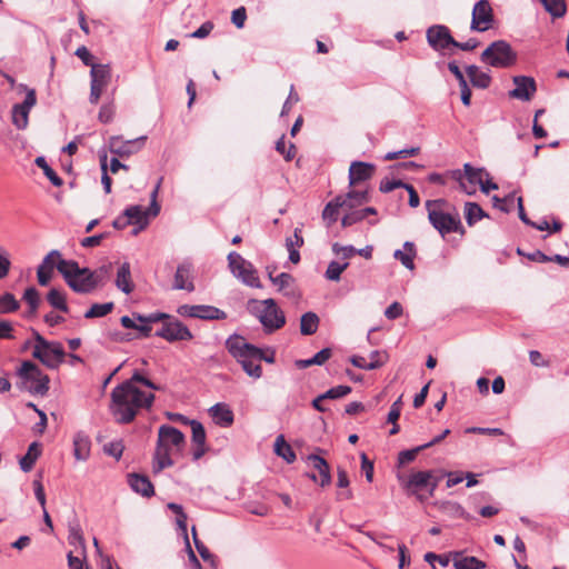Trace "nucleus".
Instances as JSON below:
<instances>
[{"mask_svg": "<svg viewBox=\"0 0 569 569\" xmlns=\"http://www.w3.org/2000/svg\"><path fill=\"white\" fill-rule=\"evenodd\" d=\"M153 401V393H146L131 382H122L111 391L110 410L117 422L129 423L141 408H151Z\"/></svg>", "mask_w": 569, "mask_h": 569, "instance_id": "obj_1", "label": "nucleus"}, {"mask_svg": "<svg viewBox=\"0 0 569 569\" xmlns=\"http://www.w3.org/2000/svg\"><path fill=\"white\" fill-rule=\"evenodd\" d=\"M186 442L184 435L177 428L162 425L158 430V441L153 455V472L158 473L164 468L171 467L173 460L171 459V447L180 450Z\"/></svg>", "mask_w": 569, "mask_h": 569, "instance_id": "obj_2", "label": "nucleus"}, {"mask_svg": "<svg viewBox=\"0 0 569 569\" xmlns=\"http://www.w3.org/2000/svg\"><path fill=\"white\" fill-rule=\"evenodd\" d=\"M57 269L73 291L90 293L96 289L89 268H80L73 260H60L57 263Z\"/></svg>", "mask_w": 569, "mask_h": 569, "instance_id": "obj_3", "label": "nucleus"}, {"mask_svg": "<svg viewBox=\"0 0 569 569\" xmlns=\"http://www.w3.org/2000/svg\"><path fill=\"white\" fill-rule=\"evenodd\" d=\"M446 204L445 199H435L426 201V209L428 211V220L430 224L442 236L459 232L465 233L463 227L461 224V220L458 213L450 214L443 212L440 209H436L435 207H442Z\"/></svg>", "mask_w": 569, "mask_h": 569, "instance_id": "obj_4", "label": "nucleus"}, {"mask_svg": "<svg viewBox=\"0 0 569 569\" xmlns=\"http://www.w3.org/2000/svg\"><path fill=\"white\" fill-rule=\"evenodd\" d=\"M34 341L32 356L46 367L57 369L63 362L66 352L60 342L48 341L38 332H34Z\"/></svg>", "mask_w": 569, "mask_h": 569, "instance_id": "obj_5", "label": "nucleus"}, {"mask_svg": "<svg viewBox=\"0 0 569 569\" xmlns=\"http://www.w3.org/2000/svg\"><path fill=\"white\" fill-rule=\"evenodd\" d=\"M251 302L258 303L256 316L266 333H272L284 326L286 316L272 298L261 301L251 300Z\"/></svg>", "mask_w": 569, "mask_h": 569, "instance_id": "obj_6", "label": "nucleus"}, {"mask_svg": "<svg viewBox=\"0 0 569 569\" xmlns=\"http://www.w3.org/2000/svg\"><path fill=\"white\" fill-rule=\"evenodd\" d=\"M22 385L32 395L44 396L49 390V377L32 361L26 360L18 370Z\"/></svg>", "mask_w": 569, "mask_h": 569, "instance_id": "obj_7", "label": "nucleus"}, {"mask_svg": "<svg viewBox=\"0 0 569 569\" xmlns=\"http://www.w3.org/2000/svg\"><path fill=\"white\" fill-rule=\"evenodd\" d=\"M163 178L161 177L154 186L150 194V206L143 209L141 206H129L123 210V216L130 221V224L140 226V229H146L149 224V217H157L160 212V206L157 201L158 192L161 187Z\"/></svg>", "mask_w": 569, "mask_h": 569, "instance_id": "obj_8", "label": "nucleus"}, {"mask_svg": "<svg viewBox=\"0 0 569 569\" xmlns=\"http://www.w3.org/2000/svg\"><path fill=\"white\" fill-rule=\"evenodd\" d=\"M481 60L493 68H508L517 61V53L510 43L497 40L483 50Z\"/></svg>", "mask_w": 569, "mask_h": 569, "instance_id": "obj_9", "label": "nucleus"}, {"mask_svg": "<svg viewBox=\"0 0 569 569\" xmlns=\"http://www.w3.org/2000/svg\"><path fill=\"white\" fill-rule=\"evenodd\" d=\"M19 89L26 92V98L22 103H16L12 107V123L18 130H24L29 123L30 110L37 103V94L34 89L28 88L27 84H19Z\"/></svg>", "mask_w": 569, "mask_h": 569, "instance_id": "obj_10", "label": "nucleus"}, {"mask_svg": "<svg viewBox=\"0 0 569 569\" xmlns=\"http://www.w3.org/2000/svg\"><path fill=\"white\" fill-rule=\"evenodd\" d=\"M495 22L492 7L488 0H479L475 3L471 12L470 29L477 32L489 30Z\"/></svg>", "mask_w": 569, "mask_h": 569, "instance_id": "obj_11", "label": "nucleus"}, {"mask_svg": "<svg viewBox=\"0 0 569 569\" xmlns=\"http://www.w3.org/2000/svg\"><path fill=\"white\" fill-rule=\"evenodd\" d=\"M156 336L163 338L169 342L187 341L193 338L187 326L171 317H169V319L162 323L161 328L156 331Z\"/></svg>", "mask_w": 569, "mask_h": 569, "instance_id": "obj_12", "label": "nucleus"}, {"mask_svg": "<svg viewBox=\"0 0 569 569\" xmlns=\"http://www.w3.org/2000/svg\"><path fill=\"white\" fill-rule=\"evenodd\" d=\"M226 348L249 375V341L242 336L232 335L227 339Z\"/></svg>", "mask_w": 569, "mask_h": 569, "instance_id": "obj_13", "label": "nucleus"}, {"mask_svg": "<svg viewBox=\"0 0 569 569\" xmlns=\"http://www.w3.org/2000/svg\"><path fill=\"white\" fill-rule=\"evenodd\" d=\"M146 139V136L132 140H123L120 136H112L109 138L108 146L111 153L123 158L138 152L143 147Z\"/></svg>", "mask_w": 569, "mask_h": 569, "instance_id": "obj_14", "label": "nucleus"}, {"mask_svg": "<svg viewBox=\"0 0 569 569\" xmlns=\"http://www.w3.org/2000/svg\"><path fill=\"white\" fill-rule=\"evenodd\" d=\"M426 37L428 44L436 51L445 50L449 46L453 47L455 43L449 28L443 24L429 27Z\"/></svg>", "mask_w": 569, "mask_h": 569, "instance_id": "obj_15", "label": "nucleus"}, {"mask_svg": "<svg viewBox=\"0 0 569 569\" xmlns=\"http://www.w3.org/2000/svg\"><path fill=\"white\" fill-rule=\"evenodd\" d=\"M512 81L515 88L509 91V97L520 101H530L537 91L535 79L528 76H515Z\"/></svg>", "mask_w": 569, "mask_h": 569, "instance_id": "obj_16", "label": "nucleus"}, {"mask_svg": "<svg viewBox=\"0 0 569 569\" xmlns=\"http://www.w3.org/2000/svg\"><path fill=\"white\" fill-rule=\"evenodd\" d=\"M437 486H438V480H436V479L432 480V471L431 470L413 472L409 477V479L406 483V487L408 489H413V492L416 490L429 488L430 496L433 495Z\"/></svg>", "mask_w": 569, "mask_h": 569, "instance_id": "obj_17", "label": "nucleus"}, {"mask_svg": "<svg viewBox=\"0 0 569 569\" xmlns=\"http://www.w3.org/2000/svg\"><path fill=\"white\" fill-rule=\"evenodd\" d=\"M375 164L363 161H353L349 168V184L356 186L369 180L375 173Z\"/></svg>", "mask_w": 569, "mask_h": 569, "instance_id": "obj_18", "label": "nucleus"}, {"mask_svg": "<svg viewBox=\"0 0 569 569\" xmlns=\"http://www.w3.org/2000/svg\"><path fill=\"white\" fill-rule=\"evenodd\" d=\"M189 426L191 427L192 432V443L194 445V449L192 450L193 460H199L207 451L206 446V431L202 423L198 420H191Z\"/></svg>", "mask_w": 569, "mask_h": 569, "instance_id": "obj_19", "label": "nucleus"}, {"mask_svg": "<svg viewBox=\"0 0 569 569\" xmlns=\"http://www.w3.org/2000/svg\"><path fill=\"white\" fill-rule=\"evenodd\" d=\"M227 259L230 272L242 283L249 284V269L246 267L247 261L243 257L236 251H231Z\"/></svg>", "mask_w": 569, "mask_h": 569, "instance_id": "obj_20", "label": "nucleus"}, {"mask_svg": "<svg viewBox=\"0 0 569 569\" xmlns=\"http://www.w3.org/2000/svg\"><path fill=\"white\" fill-rule=\"evenodd\" d=\"M130 488L142 497L150 498L154 495V488L147 476L140 473H130L128 476Z\"/></svg>", "mask_w": 569, "mask_h": 569, "instance_id": "obj_21", "label": "nucleus"}, {"mask_svg": "<svg viewBox=\"0 0 569 569\" xmlns=\"http://www.w3.org/2000/svg\"><path fill=\"white\" fill-rule=\"evenodd\" d=\"M173 288L177 290H187L189 292L194 290L191 281V264L189 262L180 263L174 274Z\"/></svg>", "mask_w": 569, "mask_h": 569, "instance_id": "obj_22", "label": "nucleus"}, {"mask_svg": "<svg viewBox=\"0 0 569 569\" xmlns=\"http://www.w3.org/2000/svg\"><path fill=\"white\" fill-rule=\"evenodd\" d=\"M307 460L312 463L315 470L319 473V485L321 487L329 486L331 483L330 467L326 459L322 457L311 453L307 457Z\"/></svg>", "mask_w": 569, "mask_h": 569, "instance_id": "obj_23", "label": "nucleus"}, {"mask_svg": "<svg viewBox=\"0 0 569 569\" xmlns=\"http://www.w3.org/2000/svg\"><path fill=\"white\" fill-rule=\"evenodd\" d=\"M269 279L278 287L279 291L283 292L284 296L296 297L297 290L295 286V278L290 273L281 272L273 277L272 273L269 272Z\"/></svg>", "mask_w": 569, "mask_h": 569, "instance_id": "obj_24", "label": "nucleus"}, {"mask_svg": "<svg viewBox=\"0 0 569 569\" xmlns=\"http://www.w3.org/2000/svg\"><path fill=\"white\" fill-rule=\"evenodd\" d=\"M91 441L88 435L79 431L73 437V455L77 460L86 461L90 456Z\"/></svg>", "mask_w": 569, "mask_h": 569, "instance_id": "obj_25", "label": "nucleus"}, {"mask_svg": "<svg viewBox=\"0 0 569 569\" xmlns=\"http://www.w3.org/2000/svg\"><path fill=\"white\" fill-rule=\"evenodd\" d=\"M116 287L123 293L129 295L133 291L134 284L131 279L130 263L123 262L118 271L116 278Z\"/></svg>", "mask_w": 569, "mask_h": 569, "instance_id": "obj_26", "label": "nucleus"}, {"mask_svg": "<svg viewBox=\"0 0 569 569\" xmlns=\"http://www.w3.org/2000/svg\"><path fill=\"white\" fill-rule=\"evenodd\" d=\"M209 412L213 421L221 427H228L233 421V413L224 403H216L209 409Z\"/></svg>", "mask_w": 569, "mask_h": 569, "instance_id": "obj_27", "label": "nucleus"}, {"mask_svg": "<svg viewBox=\"0 0 569 569\" xmlns=\"http://www.w3.org/2000/svg\"><path fill=\"white\" fill-rule=\"evenodd\" d=\"M91 83L102 88H107L111 79V69L109 64H92L90 70Z\"/></svg>", "mask_w": 569, "mask_h": 569, "instance_id": "obj_28", "label": "nucleus"}, {"mask_svg": "<svg viewBox=\"0 0 569 569\" xmlns=\"http://www.w3.org/2000/svg\"><path fill=\"white\" fill-rule=\"evenodd\" d=\"M403 249H405V251L397 249L393 252V258L396 260H399L405 268H407L409 270H413L415 269L413 259L417 254L416 246L411 241H406L403 243Z\"/></svg>", "mask_w": 569, "mask_h": 569, "instance_id": "obj_29", "label": "nucleus"}, {"mask_svg": "<svg viewBox=\"0 0 569 569\" xmlns=\"http://www.w3.org/2000/svg\"><path fill=\"white\" fill-rule=\"evenodd\" d=\"M471 84L479 89H487L491 83V77L488 72L481 71L477 66L471 64L466 68Z\"/></svg>", "mask_w": 569, "mask_h": 569, "instance_id": "obj_30", "label": "nucleus"}, {"mask_svg": "<svg viewBox=\"0 0 569 569\" xmlns=\"http://www.w3.org/2000/svg\"><path fill=\"white\" fill-rule=\"evenodd\" d=\"M347 206V200H343V196H337L333 200L328 202L322 211V218L331 224L338 220V210Z\"/></svg>", "mask_w": 569, "mask_h": 569, "instance_id": "obj_31", "label": "nucleus"}, {"mask_svg": "<svg viewBox=\"0 0 569 569\" xmlns=\"http://www.w3.org/2000/svg\"><path fill=\"white\" fill-rule=\"evenodd\" d=\"M332 355L330 348H323L318 351L312 358L296 360L295 365L298 369H306L310 366H322Z\"/></svg>", "mask_w": 569, "mask_h": 569, "instance_id": "obj_32", "label": "nucleus"}, {"mask_svg": "<svg viewBox=\"0 0 569 569\" xmlns=\"http://www.w3.org/2000/svg\"><path fill=\"white\" fill-rule=\"evenodd\" d=\"M319 317L312 311H308L301 316L300 332L303 336H311L316 333L319 327Z\"/></svg>", "mask_w": 569, "mask_h": 569, "instance_id": "obj_33", "label": "nucleus"}, {"mask_svg": "<svg viewBox=\"0 0 569 569\" xmlns=\"http://www.w3.org/2000/svg\"><path fill=\"white\" fill-rule=\"evenodd\" d=\"M439 510L453 519L462 518V519H470V515L466 512L463 507L455 501H443L439 505Z\"/></svg>", "mask_w": 569, "mask_h": 569, "instance_id": "obj_34", "label": "nucleus"}, {"mask_svg": "<svg viewBox=\"0 0 569 569\" xmlns=\"http://www.w3.org/2000/svg\"><path fill=\"white\" fill-rule=\"evenodd\" d=\"M488 213L476 202L465 203V218L468 226H473L483 218H488Z\"/></svg>", "mask_w": 569, "mask_h": 569, "instance_id": "obj_35", "label": "nucleus"}, {"mask_svg": "<svg viewBox=\"0 0 569 569\" xmlns=\"http://www.w3.org/2000/svg\"><path fill=\"white\" fill-rule=\"evenodd\" d=\"M274 452L281 457L286 462L292 463L296 460V453L291 446L286 442L284 437L279 435L274 441Z\"/></svg>", "mask_w": 569, "mask_h": 569, "instance_id": "obj_36", "label": "nucleus"}, {"mask_svg": "<svg viewBox=\"0 0 569 569\" xmlns=\"http://www.w3.org/2000/svg\"><path fill=\"white\" fill-rule=\"evenodd\" d=\"M196 318L204 320H220L226 319V312L212 306L197 305Z\"/></svg>", "mask_w": 569, "mask_h": 569, "instance_id": "obj_37", "label": "nucleus"}, {"mask_svg": "<svg viewBox=\"0 0 569 569\" xmlns=\"http://www.w3.org/2000/svg\"><path fill=\"white\" fill-rule=\"evenodd\" d=\"M545 10L553 18H562L567 12L565 0H540Z\"/></svg>", "mask_w": 569, "mask_h": 569, "instance_id": "obj_38", "label": "nucleus"}, {"mask_svg": "<svg viewBox=\"0 0 569 569\" xmlns=\"http://www.w3.org/2000/svg\"><path fill=\"white\" fill-rule=\"evenodd\" d=\"M39 455H40V451L38 449V443L32 442L29 446L27 453L20 459L19 463H20L21 470L24 472L30 471L33 468V465Z\"/></svg>", "mask_w": 569, "mask_h": 569, "instance_id": "obj_39", "label": "nucleus"}, {"mask_svg": "<svg viewBox=\"0 0 569 569\" xmlns=\"http://www.w3.org/2000/svg\"><path fill=\"white\" fill-rule=\"evenodd\" d=\"M343 200H347V206L345 208L353 209L357 206H361L369 201V193L367 190H351L345 197Z\"/></svg>", "mask_w": 569, "mask_h": 569, "instance_id": "obj_40", "label": "nucleus"}, {"mask_svg": "<svg viewBox=\"0 0 569 569\" xmlns=\"http://www.w3.org/2000/svg\"><path fill=\"white\" fill-rule=\"evenodd\" d=\"M37 167L42 169L44 176L50 180V182L54 187H61L63 184V180L56 173V171L48 164L44 157H38L34 160Z\"/></svg>", "mask_w": 569, "mask_h": 569, "instance_id": "obj_41", "label": "nucleus"}, {"mask_svg": "<svg viewBox=\"0 0 569 569\" xmlns=\"http://www.w3.org/2000/svg\"><path fill=\"white\" fill-rule=\"evenodd\" d=\"M465 171V180L469 182V184L476 186L480 184L482 181V174L489 177V173L483 168H473L470 163L463 164Z\"/></svg>", "mask_w": 569, "mask_h": 569, "instance_id": "obj_42", "label": "nucleus"}, {"mask_svg": "<svg viewBox=\"0 0 569 569\" xmlns=\"http://www.w3.org/2000/svg\"><path fill=\"white\" fill-rule=\"evenodd\" d=\"M276 357V351L272 348H259L251 345V362L256 361H266L268 363H273Z\"/></svg>", "mask_w": 569, "mask_h": 569, "instance_id": "obj_43", "label": "nucleus"}, {"mask_svg": "<svg viewBox=\"0 0 569 569\" xmlns=\"http://www.w3.org/2000/svg\"><path fill=\"white\" fill-rule=\"evenodd\" d=\"M48 302L54 308L62 312H68L69 308L66 302V296L58 289H51L47 296Z\"/></svg>", "mask_w": 569, "mask_h": 569, "instance_id": "obj_44", "label": "nucleus"}, {"mask_svg": "<svg viewBox=\"0 0 569 569\" xmlns=\"http://www.w3.org/2000/svg\"><path fill=\"white\" fill-rule=\"evenodd\" d=\"M68 541L71 546L80 548L81 552L84 555L86 543L79 525L69 526Z\"/></svg>", "mask_w": 569, "mask_h": 569, "instance_id": "obj_45", "label": "nucleus"}, {"mask_svg": "<svg viewBox=\"0 0 569 569\" xmlns=\"http://www.w3.org/2000/svg\"><path fill=\"white\" fill-rule=\"evenodd\" d=\"M114 308L113 302H106V303H93L91 308L86 311L84 318L91 319V318H99L104 317L108 313H110Z\"/></svg>", "mask_w": 569, "mask_h": 569, "instance_id": "obj_46", "label": "nucleus"}, {"mask_svg": "<svg viewBox=\"0 0 569 569\" xmlns=\"http://www.w3.org/2000/svg\"><path fill=\"white\" fill-rule=\"evenodd\" d=\"M111 271H112V263L111 262H108V263H104V264L100 266L94 271L90 270V274H91V277H92V279L94 281L96 288L99 287V286H103L107 282Z\"/></svg>", "mask_w": 569, "mask_h": 569, "instance_id": "obj_47", "label": "nucleus"}, {"mask_svg": "<svg viewBox=\"0 0 569 569\" xmlns=\"http://www.w3.org/2000/svg\"><path fill=\"white\" fill-rule=\"evenodd\" d=\"M453 566L456 569H483L486 568V562L473 556H469L456 559Z\"/></svg>", "mask_w": 569, "mask_h": 569, "instance_id": "obj_48", "label": "nucleus"}, {"mask_svg": "<svg viewBox=\"0 0 569 569\" xmlns=\"http://www.w3.org/2000/svg\"><path fill=\"white\" fill-rule=\"evenodd\" d=\"M349 262H338L336 260L331 261L328 264V268L326 270V278L331 281H339L341 273L348 268Z\"/></svg>", "mask_w": 569, "mask_h": 569, "instance_id": "obj_49", "label": "nucleus"}, {"mask_svg": "<svg viewBox=\"0 0 569 569\" xmlns=\"http://www.w3.org/2000/svg\"><path fill=\"white\" fill-rule=\"evenodd\" d=\"M23 300L29 305V313L34 315L40 303L38 290L34 287L26 289L23 293Z\"/></svg>", "mask_w": 569, "mask_h": 569, "instance_id": "obj_50", "label": "nucleus"}, {"mask_svg": "<svg viewBox=\"0 0 569 569\" xmlns=\"http://www.w3.org/2000/svg\"><path fill=\"white\" fill-rule=\"evenodd\" d=\"M19 309V302L10 292H6L0 297V311L2 313L13 312Z\"/></svg>", "mask_w": 569, "mask_h": 569, "instance_id": "obj_51", "label": "nucleus"}, {"mask_svg": "<svg viewBox=\"0 0 569 569\" xmlns=\"http://www.w3.org/2000/svg\"><path fill=\"white\" fill-rule=\"evenodd\" d=\"M427 449V446H418L412 449L402 450L398 455V465L403 466L413 461L419 452Z\"/></svg>", "mask_w": 569, "mask_h": 569, "instance_id": "obj_52", "label": "nucleus"}, {"mask_svg": "<svg viewBox=\"0 0 569 569\" xmlns=\"http://www.w3.org/2000/svg\"><path fill=\"white\" fill-rule=\"evenodd\" d=\"M124 446L121 440L111 441L103 446L104 453L116 458L117 460L121 458Z\"/></svg>", "mask_w": 569, "mask_h": 569, "instance_id": "obj_53", "label": "nucleus"}, {"mask_svg": "<svg viewBox=\"0 0 569 569\" xmlns=\"http://www.w3.org/2000/svg\"><path fill=\"white\" fill-rule=\"evenodd\" d=\"M192 536H193L194 546H196L200 557L204 561H210L213 565V562H214L213 556L210 552V550L204 546V543L198 539L197 532H196V527H192Z\"/></svg>", "mask_w": 569, "mask_h": 569, "instance_id": "obj_54", "label": "nucleus"}, {"mask_svg": "<svg viewBox=\"0 0 569 569\" xmlns=\"http://www.w3.org/2000/svg\"><path fill=\"white\" fill-rule=\"evenodd\" d=\"M350 362L355 367L363 369V370H375V369L380 368V362H378V361L368 362L365 357L357 356V355H355L350 358Z\"/></svg>", "mask_w": 569, "mask_h": 569, "instance_id": "obj_55", "label": "nucleus"}, {"mask_svg": "<svg viewBox=\"0 0 569 569\" xmlns=\"http://www.w3.org/2000/svg\"><path fill=\"white\" fill-rule=\"evenodd\" d=\"M351 390H352L351 387L340 385V386L332 387L329 390H327L326 392H323V397H326V399H340V398L349 395L351 392Z\"/></svg>", "mask_w": 569, "mask_h": 569, "instance_id": "obj_56", "label": "nucleus"}, {"mask_svg": "<svg viewBox=\"0 0 569 569\" xmlns=\"http://www.w3.org/2000/svg\"><path fill=\"white\" fill-rule=\"evenodd\" d=\"M100 166H101V171H102L101 183L103 186L104 192L110 193L112 180L108 174V164H107V156L106 154L100 157Z\"/></svg>", "mask_w": 569, "mask_h": 569, "instance_id": "obj_57", "label": "nucleus"}, {"mask_svg": "<svg viewBox=\"0 0 569 569\" xmlns=\"http://www.w3.org/2000/svg\"><path fill=\"white\" fill-rule=\"evenodd\" d=\"M419 151H420L419 147H412V148H408V149H402V150H399V151L388 152L385 156V159L386 160H395V159H398V158L412 157V156L418 154Z\"/></svg>", "mask_w": 569, "mask_h": 569, "instance_id": "obj_58", "label": "nucleus"}, {"mask_svg": "<svg viewBox=\"0 0 569 569\" xmlns=\"http://www.w3.org/2000/svg\"><path fill=\"white\" fill-rule=\"evenodd\" d=\"M365 218H363V213L361 212L360 209L358 210H351L350 212L346 213L342 219H341V223L343 227H350L357 222H360L362 221Z\"/></svg>", "mask_w": 569, "mask_h": 569, "instance_id": "obj_59", "label": "nucleus"}, {"mask_svg": "<svg viewBox=\"0 0 569 569\" xmlns=\"http://www.w3.org/2000/svg\"><path fill=\"white\" fill-rule=\"evenodd\" d=\"M247 20V9L244 7H240L232 11L231 13V22L239 29L244 27Z\"/></svg>", "mask_w": 569, "mask_h": 569, "instance_id": "obj_60", "label": "nucleus"}, {"mask_svg": "<svg viewBox=\"0 0 569 569\" xmlns=\"http://www.w3.org/2000/svg\"><path fill=\"white\" fill-rule=\"evenodd\" d=\"M361 469L365 472L366 479L368 482H372L373 480V462L369 460L365 452L361 453Z\"/></svg>", "mask_w": 569, "mask_h": 569, "instance_id": "obj_61", "label": "nucleus"}, {"mask_svg": "<svg viewBox=\"0 0 569 569\" xmlns=\"http://www.w3.org/2000/svg\"><path fill=\"white\" fill-rule=\"evenodd\" d=\"M332 251L336 254H341V258L345 260L356 254V248L353 246H340L338 242L332 244Z\"/></svg>", "mask_w": 569, "mask_h": 569, "instance_id": "obj_62", "label": "nucleus"}, {"mask_svg": "<svg viewBox=\"0 0 569 569\" xmlns=\"http://www.w3.org/2000/svg\"><path fill=\"white\" fill-rule=\"evenodd\" d=\"M169 315L167 313H163V312H152L148 316H141V315H138L137 316V319L140 321V322H147V323H154V322H159V321H167V319H169Z\"/></svg>", "mask_w": 569, "mask_h": 569, "instance_id": "obj_63", "label": "nucleus"}, {"mask_svg": "<svg viewBox=\"0 0 569 569\" xmlns=\"http://www.w3.org/2000/svg\"><path fill=\"white\" fill-rule=\"evenodd\" d=\"M403 312V308L400 302H392L386 310L385 317L389 320L398 319Z\"/></svg>", "mask_w": 569, "mask_h": 569, "instance_id": "obj_64", "label": "nucleus"}]
</instances>
